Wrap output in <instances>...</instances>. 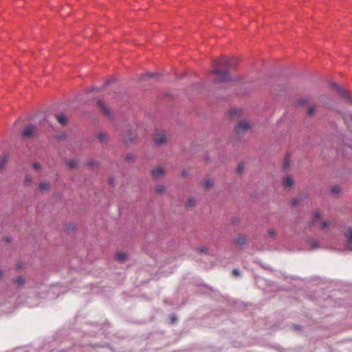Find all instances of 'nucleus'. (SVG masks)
I'll return each mask as SVG.
<instances>
[{
  "instance_id": "41",
  "label": "nucleus",
  "mask_w": 352,
  "mask_h": 352,
  "mask_svg": "<svg viewBox=\"0 0 352 352\" xmlns=\"http://www.w3.org/2000/svg\"><path fill=\"white\" fill-rule=\"evenodd\" d=\"M2 274H3L2 272L0 271V277L1 276Z\"/></svg>"
},
{
  "instance_id": "40",
  "label": "nucleus",
  "mask_w": 352,
  "mask_h": 352,
  "mask_svg": "<svg viewBox=\"0 0 352 352\" xmlns=\"http://www.w3.org/2000/svg\"><path fill=\"white\" fill-rule=\"evenodd\" d=\"M175 318H172V322H173L175 321Z\"/></svg>"
},
{
  "instance_id": "12",
  "label": "nucleus",
  "mask_w": 352,
  "mask_h": 352,
  "mask_svg": "<svg viewBox=\"0 0 352 352\" xmlns=\"http://www.w3.org/2000/svg\"><path fill=\"white\" fill-rule=\"evenodd\" d=\"M50 188V184L48 182H42L40 183L39 188L41 191H48Z\"/></svg>"
},
{
  "instance_id": "2",
  "label": "nucleus",
  "mask_w": 352,
  "mask_h": 352,
  "mask_svg": "<svg viewBox=\"0 0 352 352\" xmlns=\"http://www.w3.org/2000/svg\"><path fill=\"white\" fill-rule=\"evenodd\" d=\"M153 140L157 145H163L167 142V137L164 131H158L155 133Z\"/></svg>"
},
{
  "instance_id": "13",
  "label": "nucleus",
  "mask_w": 352,
  "mask_h": 352,
  "mask_svg": "<svg viewBox=\"0 0 352 352\" xmlns=\"http://www.w3.org/2000/svg\"><path fill=\"white\" fill-rule=\"evenodd\" d=\"M8 155L7 154H3L0 158V170L3 168L4 165L8 161Z\"/></svg>"
},
{
  "instance_id": "28",
  "label": "nucleus",
  "mask_w": 352,
  "mask_h": 352,
  "mask_svg": "<svg viewBox=\"0 0 352 352\" xmlns=\"http://www.w3.org/2000/svg\"><path fill=\"white\" fill-rule=\"evenodd\" d=\"M331 190L333 193L338 194L340 191V188L338 186H336L332 188Z\"/></svg>"
},
{
  "instance_id": "15",
  "label": "nucleus",
  "mask_w": 352,
  "mask_h": 352,
  "mask_svg": "<svg viewBox=\"0 0 352 352\" xmlns=\"http://www.w3.org/2000/svg\"><path fill=\"white\" fill-rule=\"evenodd\" d=\"M214 185V181L211 178H207L205 180V187L206 188H210Z\"/></svg>"
},
{
  "instance_id": "22",
  "label": "nucleus",
  "mask_w": 352,
  "mask_h": 352,
  "mask_svg": "<svg viewBox=\"0 0 352 352\" xmlns=\"http://www.w3.org/2000/svg\"><path fill=\"white\" fill-rule=\"evenodd\" d=\"M187 206L190 208H192L195 206V200L193 198H189L188 200Z\"/></svg>"
},
{
  "instance_id": "36",
  "label": "nucleus",
  "mask_w": 352,
  "mask_h": 352,
  "mask_svg": "<svg viewBox=\"0 0 352 352\" xmlns=\"http://www.w3.org/2000/svg\"><path fill=\"white\" fill-rule=\"evenodd\" d=\"M133 158V155L132 154H129L126 155V160L129 161Z\"/></svg>"
},
{
  "instance_id": "10",
  "label": "nucleus",
  "mask_w": 352,
  "mask_h": 352,
  "mask_svg": "<svg viewBox=\"0 0 352 352\" xmlns=\"http://www.w3.org/2000/svg\"><path fill=\"white\" fill-rule=\"evenodd\" d=\"M136 139V135L131 133V131H129L125 134L124 136V140L125 142H133Z\"/></svg>"
},
{
  "instance_id": "29",
  "label": "nucleus",
  "mask_w": 352,
  "mask_h": 352,
  "mask_svg": "<svg viewBox=\"0 0 352 352\" xmlns=\"http://www.w3.org/2000/svg\"><path fill=\"white\" fill-rule=\"evenodd\" d=\"M32 177H31V176H30V175H27V176L25 177V184H26L27 185H30V184L32 183Z\"/></svg>"
},
{
  "instance_id": "18",
  "label": "nucleus",
  "mask_w": 352,
  "mask_h": 352,
  "mask_svg": "<svg viewBox=\"0 0 352 352\" xmlns=\"http://www.w3.org/2000/svg\"><path fill=\"white\" fill-rule=\"evenodd\" d=\"M346 237L348 239V242L349 243H351L352 244V228H350L346 234Z\"/></svg>"
},
{
  "instance_id": "21",
  "label": "nucleus",
  "mask_w": 352,
  "mask_h": 352,
  "mask_svg": "<svg viewBox=\"0 0 352 352\" xmlns=\"http://www.w3.org/2000/svg\"><path fill=\"white\" fill-rule=\"evenodd\" d=\"M320 217L321 214L319 211L315 212L314 214V221L311 224L314 225L317 221V220H319L320 219Z\"/></svg>"
},
{
  "instance_id": "26",
  "label": "nucleus",
  "mask_w": 352,
  "mask_h": 352,
  "mask_svg": "<svg viewBox=\"0 0 352 352\" xmlns=\"http://www.w3.org/2000/svg\"><path fill=\"white\" fill-rule=\"evenodd\" d=\"M18 285H22L24 283V278L22 276H19L14 281Z\"/></svg>"
},
{
  "instance_id": "38",
  "label": "nucleus",
  "mask_w": 352,
  "mask_h": 352,
  "mask_svg": "<svg viewBox=\"0 0 352 352\" xmlns=\"http://www.w3.org/2000/svg\"><path fill=\"white\" fill-rule=\"evenodd\" d=\"M96 165V164L94 162H93V161H91V162H89V166H90L94 167V166H95Z\"/></svg>"
},
{
  "instance_id": "37",
  "label": "nucleus",
  "mask_w": 352,
  "mask_h": 352,
  "mask_svg": "<svg viewBox=\"0 0 352 352\" xmlns=\"http://www.w3.org/2000/svg\"><path fill=\"white\" fill-rule=\"evenodd\" d=\"M311 245H312V248H317L318 247V244L316 241H314L312 243H311Z\"/></svg>"
},
{
  "instance_id": "23",
  "label": "nucleus",
  "mask_w": 352,
  "mask_h": 352,
  "mask_svg": "<svg viewBox=\"0 0 352 352\" xmlns=\"http://www.w3.org/2000/svg\"><path fill=\"white\" fill-rule=\"evenodd\" d=\"M331 224V221H322L320 223V228L321 229H324L325 228L328 227Z\"/></svg>"
},
{
  "instance_id": "20",
  "label": "nucleus",
  "mask_w": 352,
  "mask_h": 352,
  "mask_svg": "<svg viewBox=\"0 0 352 352\" xmlns=\"http://www.w3.org/2000/svg\"><path fill=\"white\" fill-rule=\"evenodd\" d=\"M303 198L300 197L298 199H294L291 201V204L292 206H296L299 204L300 201H302Z\"/></svg>"
},
{
  "instance_id": "7",
  "label": "nucleus",
  "mask_w": 352,
  "mask_h": 352,
  "mask_svg": "<svg viewBox=\"0 0 352 352\" xmlns=\"http://www.w3.org/2000/svg\"><path fill=\"white\" fill-rule=\"evenodd\" d=\"M246 242H247V239L244 235L238 234L235 237L234 243L239 246H243V245H245Z\"/></svg>"
},
{
  "instance_id": "19",
  "label": "nucleus",
  "mask_w": 352,
  "mask_h": 352,
  "mask_svg": "<svg viewBox=\"0 0 352 352\" xmlns=\"http://www.w3.org/2000/svg\"><path fill=\"white\" fill-rule=\"evenodd\" d=\"M155 192L158 194H162L165 192V187L163 185H159L156 187Z\"/></svg>"
},
{
  "instance_id": "42",
  "label": "nucleus",
  "mask_w": 352,
  "mask_h": 352,
  "mask_svg": "<svg viewBox=\"0 0 352 352\" xmlns=\"http://www.w3.org/2000/svg\"><path fill=\"white\" fill-rule=\"evenodd\" d=\"M110 184H113V181L111 179L110 180Z\"/></svg>"
},
{
  "instance_id": "25",
  "label": "nucleus",
  "mask_w": 352,
  "mask_h": 352,
  "mask_svg": "<svg viewBox=\"0 0 352 352\" xmlns=\"http://www.w3.org/2000/svg\"><path fill=\"white\" fill-rule=\"evenodd\" d=\"M241 113V110H238V109H232L230 111V116L232 117H234V116H236L238 113Z\"/></svg>"
},
{
  "instance_id": "14",
  "label": "nucleus",
  "mask_w": 352,
  "mask_h": 352,
  "mask_svg": "<svg viewBox=\"0 0 352 352\" xmlns=\"http://www.w3.org/2000/svg\"><path fill=\"white\" fill-rule=\"evenodd\" d=\"M126 254L124 252H118L116 254V258L120 262H124L126 260Z\"/></svg>"
},
{
  "instance_id": "8",
  "label": "nucleus",
  "mask_w": 352,
  "mask_h": 352,
  "mask_svg": "<svg viewBox=\"0 0 352 352\" xmlns=\"http://www.w3.org/2000/svg\"><path fill=\"white\" fill-rule=\"evenodd\" d=\"M294 184V180L292 177L289 175H287L283 179V186L286 188H290L293 186Z\"/></svg>"
},
{
  "instance_id": "30",
  "label": "nucleus",
  "mask_w": 352,
  "mask_h": 352,
  "mask_svg": "<svg viewBox=\"0 0 352 352\" xmlns=\"http://www.w3.org/2000/svg\"><path fill=\"white\" fill-rule=\"evenodd\" d=\"M307 113L309 116H313L315 113V108L314 107H311L308 109Z\"/></svg>"
},
{
  "instance_id": "3",
  "label": "nucleus",
  "mask_w": 352,
  "mask_h": 352,
  "mask_svg": "<svg viewBox=\"0 0 352 352\" xmlns=\"http://www.w3.org/2000/svg\"><path fill=\"white\" fill-rule=\"evenodd\" d=\"M36 131L35 126L32 124H29L25 127L22 132V136L24 138H30L33 136Z\"/></svg>"
},
{
  "instance_id": "17",
  "label": "nucleus",
  "mask_w": 352,
  "mask_h": 352,
  "mask_svg": "<svg viewBox=\"0 0 352 352\" xmlns=\"http://www.w3.org/2000/svg\"><path fill=\"white\" fill-rule=\"evenodd\" d=\"M67 165L70 168H74L75 167L77 166L78 165V163L75 160H69L67 162Z\"/></svg>"
},
{
  "instance_id": "27",
  "label": "nucleus",
  "mask_w": 352,
  "mask_h": 352,
  "mask_svg": "<svg viewBox=\"0 0 352 352\" xmlns=\"http://www.w3.org/2000/svg\"><path fill=\"white\" fill-rule=\"evenodd\" d=\"M244 166L242 163L239 164L237 167V172L239 174H241L243 171Z\"/></svg>"
},
{
  "instance_id": "24",
  "label": "nucleus",
  "mask_w": 352,
  "mask_h": 352,
  "mask_svg": "<svg viewBox=\"0 0 352 352\" xmlns=\"http://www.w3.org/2000/svg\"><path fill=\"white\" fill-rule=\"evenodd\" d=\"M344 121L346 123H349L350 122H352V113L351 114H346L344 116Z\"/></svg>"
},
{
  "instance_id": "9",
  "label": "nucleus",
  "mask_w": 352,
  "mask_h": 352,
  "mask_svg": "<svg viewBox=\"0 0 352 352\" xmlns=\"http://www.w3.org/2000/svg\"><path fill=\"white\" fill-rule=\"evenodd\" d=\"M164 175L163 168L158 167L152 170V175L155 178H160Z\"/></svg>"
},
{
  "instance_id": "35",
  "label": "nucleus",
  "mask_w": 352,
  "mask_h": 352,
  "mask_svg": "<svg viewBox=\"0 0 352 352\" xmlns=\"http://www.w3.org/2000/svg\"><path fill=\"white\" fill-rule=\"evenodd\" d=\"M33 167L35 169H38L41 167V164L39 163H34Z\"/></svg>"
},
{
  "instance_id": "5",
  "label": "nucleus",
  "mask_w": 352,
  "mask_h": 352,
  "mask_svg": "<svg viewBox=\"0 0 352 352\" xmlns=\"http://www.w3.org/2000/svg\"><path fill=\"white\" fill-rule=\"evenodd\" d=\"M98 106L100 108L101 111L105 116H107L108 118L112 117V114L110 109L104 104L103 101L98 100Z\"/></svg>"
},
{
  "instance_id": "33",
  "label": "nucleus",
  "mask_w": 352,
  "mask_h": 352,
  "mask_svg": "<svg viewBox=\"0 0 352 352\" xmlns=\"http://www.w3.org/2000/svg\"><path fill=\"white\" fill-rule=\"evenodd\" d=\"M268 234H269L270 236H271L272 237H274L275 235H276L275 231L274 230H268Z\"/></svg>"
},
{
  "instance_id": "1",
  "label": "nucleus",
  "mask_w": 352,
  "mask_h": 352,
  "mask_svg": "<svg viewBox=\"0 0 352 352\" xmlns=\"http://www.w3.org/2000/svg\"><path fill=\"white\" fill-rule=\"evenodd\" d=\"M237 60L235 58L221 57L212 63V74L216 75L220 82L231 80L227 69H232L236 66Z\"/></svg>"
},
{
  "instance_id": "39",
  "label": "nucleus",
  "mask_w": 352,
  "mask_h": 352,
  "mask_svg": "<svg viewBox=\"0 0 352 352\" xmlns=\"http://www.w3.org/2000/svg\"><path fill=\"white\" fill-rule=\"evenodd\" d=\"M17 267L21 268V265H18Z\"/></svg>"
},
{
  "instance_id": "31",
  "label": "nucleus",
  "mask_w": 352,
  "mask_h": 352,
  "mask_svg": "<svg viewBox=\"0 0 352 352\" xmlns=\"http://www.w3.org/2000/svg\"><path fill=\"white\" fill-rule=\"evenodd\" d=\"M198 252L199 253H206L207 252V248L204 246L200 247L197 249Z\"/></svg>"
},
{
  "instance_id": "34",
  "label": "nucleus",
  "mask_w": 352,
  "mask_h": 352,
  "mask_svg": "<svg viewBox=\"0 0 352 352\" xmlns=\"http://www.w3.org/2000/svg\"><path fill=\"white\" fill-rule=\"evenodd\" d=\"M288 167H289L288 160H287V158H286L285 160V162H284V164H283V168H287Z\"/></svg>"
},
{
  "instance_id": "6",
  "label": "nucleus",
  "mask_w": 352,
  "mask_h": 352,
  "mask_svg": "<svg viewBox=\"0 0 352 352\" xmlns=\"http://www.w3.org/2000/svg\"><path fill=\"white\" fill-rule=\"evenodd\" d=\"M331 86L333 89L336 90L344 98H345L346 100H347L351 103L352 102V99L351 97L347 94H346L337 84L333 83Z\"/></svg>"
},
{
  "instance_id": "4",
  "label": "nucleus",
  "mask_w": 352,
  "mask_h": 352,
  "mask_svg": "<svg viewBox=\"0 0 352 352\" xmlns=\"http://www.w3.org/2000/svg\"><path fill=\"white\" fill-rule=\"evenodd\" d=\"M250 128V124L245 121H241L235 127V131L237 134L243 133Z\"/></svg>"
},
{
  "instance_id": "32",
  "label": "nucleus",
  "mask_w": 352,
  "mask_h": 352,
  "mask_svg": "<svg viewBox=\"0 0 352 352\" xmlns=\"http://www.w3.org/2000/svg\"><path fill=\"white\" fill-rule=\"evenodd\" d=\"M232 274H233V275H234V276H239V274H240V270H238V269H234V270H233V271H232Z\"/></svg>"
},
{
  "instance_id": "11",
  "label": "nucleus",
  "mask_w": 352,
  "mask_h": 352,
  "mask_svg": "<svg viewBox=\"0 0 352 352\" xmlns=\"http://www.w3.org/2000/svg\"><path fill=\"white\" fill-rule=\"evenodd\" d=\"M56 120L57 121L62 125H65L67 124V119L66 118V116L63 114H59V115H57L56 116Z\"/></svg>"
},
{
  "instance_id": "16",
  "label": "nucleus",
  "mask_w": 352,
  "mask_h": 352,
  "mask_svg": "<svg viewBox=\"0 0 352 352\" xmlns=\"http://www.w3.org/2000/svg\"><path fill=\"white\" fill-rule=\"evenodd\" d=\"M97 138L100 142H104L107 139V134L104 133H98Z\"/></svg>"
}]
</instances>
